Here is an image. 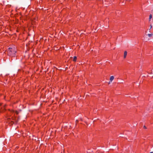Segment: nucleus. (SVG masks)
<instances>
[{"label":"nucleus","mask_w":153,"mask_h":153,"mask_svg":"<svg viewBox=\"0 0 153 153\" xmlns=\"http://www.w3.org/2000/svg\"><path fill=\"white\" fill-rule=\"evenodd\" d=\"M76 57L75 56L74 57L73 61H76Z\"/></svg>","instance_id":"nucleus-6"},{"label":"nucleus","mask_w":153,"mask_h":153,"mask_svg":"<svg viewBox=\"0 0 153 153\" xmlns=\"http://www.w3.org/2000/svg\"><path fill=\"white\" fill-rule=\"evenodd\" d=\"M127 55V52L126 51H125L124 53V58H126Z\"/></svg>","instance_id":"nucleus-2"},{"label":"nucleus","mask_w":153,"mask_h":153,"mask_svg":"<svg viewBox=\"0 0 153 153\" xmlns=\"http://www.w3.org/2000/svg\"><path fill=\"white\" fill-rule=\"evenodd\" d=\"M114 77L113 76H111L110 77V80L111 82H112V81L114 79Z\"/></svg>","instance_id":"nucleus-3"},{"label":"nucleus","mask_w":153,"mask_h":153,"mask_svg":"<svg viewBox=\"0 0 153 153\" xmlns=\"http://www.w3.org/2000/svg\"><path fill=\"white\" fill-rule=\"evenodd\" d=\"M152 24H151L150 25V29H149V30H150V29H151L152 28Z\"/></svg>","instance_id":"nucleus-8"},{"label":"nucleus","mask_w":153,"mask_h":153,"mask_svg":"<svg viewBox=\"0 0 153 153\" xmlns=\"http://www.w3.org/2000/svg\"><path fill=\"white\" fill-rule=\"evenodd\" d=\"M144 128V129H146V126H144V127H143Z\"/></svg>","instance_id":"nucleus-9"},{"label":"nucleus","mask_w":153,"mask_h":153,"mask_svg":"<svg viewBox=\"0 0 153 153\" xmlns=\"http://www.w3.org/2000/svg\"><path fill=\"white\" fill-rule=\"evenodd\" d=\"M7 51L8 55L12 57L15 56L16 51L14 48H9Z\"/></svg>","instance_id":"nucleus-1"},{"label":"nucleus","mask_w":153,"mask_h":153,"mask_svg":"<svg viewBox=\"0 0 153 153\" xmlns=\"http://www.w3.org/2000/svg\"><path fill=\"white\" fill-rule=\"evenodd\" d=\"M1 112V110H0V112Z\"/></svg>","instance_id":"nucleus-11"},{"label":"nucleus","mask_w":153,"mask_h":153,"mask_svg":"<svg viewBox=\"0 0 153 153\" xmlns=\"http://www.w3.org/2000/svg\"><path fill=\"white\" fill-rule=\"evenodd\" d=\"M149 153H153V152H150Z\"/></svg>","instance_id":"nucleus-10"},{"label":"nucleus","mask_w":153,"mask_h":153,"mask_svg":"<svg viewBox=\"0 0 153 153\" xmlns=\"http://www.w3.org/2000/svg\"><path fill=\"white\" fill-rule=\"evenodd\" d=\"M148 36L149 37H150L151 36H153V34H148Z\"/></svg>","instance_id":"nucleus-5"},{"label":"nucleus","mask_w":153,"mask_h":153,"mask_svg":"<svg viewBox=\"0 0 153 153\" xmlns=\"http://www.w3.org/2000/svg\"><path fill=\"white\" fill-rule=\"evenodd\" d=\"M152 18V15L151 14H150V15H149V21H150V20Z\"/></svg>","instance_id":"nucleus-7"},{"label":"nucleus","mask_w":153,"mask_h":153,"mask_svg":"<svg viewBox=\"0 0 153 153\" xmlns=\"http://www.w3.org/2000/svg\"><path fill=\"white\" fill-rule=\"evenodd\" d=\"M11 113H12V114H13V113H15L17 114H18V113H19L18 111H13V110H12L11 111Z\"/></svg>","instance_id":"nucleus-4"}]
</instances>
